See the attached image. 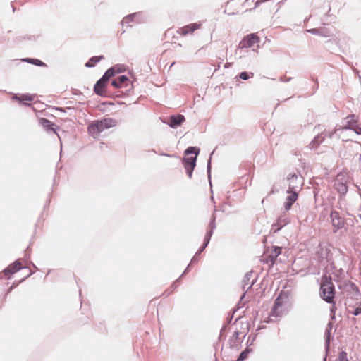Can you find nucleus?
I'll use <instances>...</instances> for the list:
<instances>
[{
    "label": "nucleus",
    "mask_w": 361,
    "mask_h": 361,
    "mask_svg": "<svg viewBox=\"0 0 361 361\" xmlns=\"http://www.w3.org/2000/svg\"><path fill=\"white\" fill-rule=\"evenodd\" d=\"M335 286L332 282L331 276H327L326 274L323 275L321 278V284L319 288V295L322 300L329 304H331L330 312L331 311L336 312V307L335 306Z\"/></svg>",
    "instance_id": "1"
},
{
    "label": "nucleus",
    "mask_w": 361,
    "mask_h": 361,
    "mask_svg": "<svg viewBox=\"0 0 361 361\" xmlns=\"http://www.w3.org/2000/svg\"><path fill=\"white\" fill-rule=\"evenodd\" d=\"M133 80H130V78L126 75H118L111 80V85L116 89H122L126 88L125 91H118L120 93L117 94L118 97H126L127 96H130L133 93V88L135 87V82H136V78L135 75H131Z\"/></svg>",
    "instance_id": "2"
},
{
    "label": "nucleus",
    "mask_w": 361,
    "mask_h": 361,
    "mask_svg": "<svg viewBox=\"0 0 361 361\" xmlns=\"http://www.w3.org/2000/svg\"><path fill=\"white\" fill-rule=\"evenodd\" d=\"M200 152V149L196 146H190L187 147L184 151V154L185 156L194 154V156L192 157H183L182 159V163L185 169V173L190 178H192L193 171L196 166L197 157Z\"/></svg>",
    "instance_id": "3"
},
{
    "label": "nucleus",
    "mask_w": 361,
    "mask_h": 361,
    "mask_svg": "<svg viewBox=\"0 0 361 361\" xmlns=\"http://www.w3.org/2000/svg\"><path fill=\"white\" fill-rule=\"evenodd\" d=\"M216 214L215 212L213 213V214L211 216L206 234L204 235V242L201 247L197 250V251L195 252V255L191 259V262H196L199 260V256L200 254L206 249V247L208 246L210 240L212 238V236L214 233V230L216 228Z\"/></svg>",
    "instance_id": "4"
},
{
    "label": "nucleus",
    "mask_w": 361,
    "mask_h": 361,
    "mask_svg": "<svg viewBox=\"0 0 361 361\" xmlns=\"http://www.w3.org/2000/svg\"><path fill=\"white\" fill-rule=\"evenodd\" d=\"M117 122L116 119L112 118H104L99 120L94 121L87 127V130L90 134H99L104 130L111 127H114Z\"/></svg>",
    "instance_id": "5"
},
{
    "label": "nucleus",
    "mask_w": 361,
    "mask_h": 361,
    "mask_svg": "<svg viewBox=\"0 0 361 361\" xmlns=\"http://www.w3.org/2000/svg\"><path fill=\"white\" fill-rule=\"evenodd\" d=\"M289 300V295L287 292L281 291L274 300V305L271 308L270 315L272 317H280L281 312L279 308H281L284 304L287 303Z\"/></svg>",
    "instance_id": "6"
},
{
    "label": "nucleus",
    "mask_w": 361,
    "mask_h": 361,
    "mask_svg": "<svg viewBox=\"0 0 361 361\" xmlns=\"http://www.w3.org/2000/svg\"><path fill=\"white\" fill-rule=\"evenodd\" d=\"M344 290L346 292L347 302L351 298L353 300H359L361 299V294L358 287L351 281H348L344 284Z\"/></svg>",
    "instance_id": "7"
},
{
    "label": "nucleus",
    "mask_w": 361,
    "mask_h": 361,
    "mask_svg": "<svg viewBox=\"0 0 361 361\" xmlns=\"http://www.w3.org/2000/svg\"><path fill=\"white\" fill-rule=\"evenodd\" d=\"M109 80L103 75L94 84V92L100 97H106L107 85Z\"/></svg>",
    "instance_id": "8"
},
{
    "label": "nucleus",
    "mask_w": 361,
    "mask_h": 361,
    "mask_svg": "<svg viewBox=\"0 0 361 361\" xmlns=\"http://www.w3.org/2000/svg\"><path fill=\"white\" fill-rule=\"evenodd\" d=\"M259 42V37L255 33L248 34L240 42L238 49H247L252 47L254 44Z\"/></svg>",
    "instance_id": "9"
},
{
    "label": "nucleus",
    "mask_w": 361,
    "mask_h": 361,
    "mask_svg": "<svg viewBox=\"0 0 361 361\" xmlns=\"http://www.w3.org/2000/svg\"><path fill=\"white\" fill-rule=\"evenodd\" d=\"M330 219L334 227V232L336 233L338 230L343 228L345 226V221L340 215L339 212L332 210L330 213Z\"/></svg>",
    "instance_id": "10"
},
{
    "label": "nucleus",
    "mask_w": 361,
    "mask_h": 361,
    "mask_svg": "<svg viewBox=\"0 0 361 361\" xmlns=\"http://www.w3.org/2000/svg\"><path fill=\"white\" fill-rule=\"evenodd\" d=\"M25 267L22 266L20 259H16L13 263L9 264L7 267L3 269V274L7 276L8 279H11L10 275L18 272V271L25 269Z\"/></svg>",
    "instance_id": "11"
},
{
    "label": "nucleus",
    "mask_w": 361,
    "mask_h": 361,
    "mask_svg": "<svg viewBox=\"0 0 361 361\" xmlns=\"http://www.w3.org/2000/svg\"><path fill=\"white\" fill-rule=\"evenodd\" d=\"M252 274H253V271H250L247 272V273L245 274V276H244V277H243V280H242L243 289V290H244V293H243V295H241V297H240V302H241V301L243 300V298H245V294L247 293V292L250 289H251V288H252V286H253V285L256 283V281H257V279H253V280L252 281L251 283L250 284V286H249L247 287V288L245 290V286H246L247 285H248V284H249L250 281V279H251V278H252Z\"/></svg>",
    "instance_id": "12"
},
{
    "label": "nucleus",
    "mask_w": 361,
    "mask_h": 361,
    "mask_svg": "<svg viewBox=\"0 0 361 361\" xmlns=\"http://www.w3.org/2000/svg\"><path fill=\"white\" fill-rule=\"evenodd\" d=\"M286 194H288V195L286 198V201L283 204V206L286 212H288L292 208L293 204L297 201L298 198V192L286 190Z\"/></svg>",
    "instance_id": "13"
},
{
    "label": "nucleus",
    "mask_w": 361,
    "mask_h": 361,
    "mask_svg": "<svg viewBox=\"0 0 361 361\" xmlns=\"http://www.w3.org/2000/svg\"><path fill=\"white\" fill-rule=\"evenodd\" d=\"M185 116L182 114H173L169 116L168 121L164 122L172 128H177L185 121Z\"/></svg>",
    "instance_id": "14"
},
{
    "label": "nucleus",
    "mask_w": 361,
    "mask_h": 361,
    "mask_svg": "<svg viewBox=\"0 0 361 361\" xmlns=\"http://www.w3.org/2000/svg\"><path fill=\"white\" fill-rule=\"evenodd\" d=\"M39 124L42 126L43 128H44L48 133L52 131L57 134L56 130L59 129V126L49 119L45 118H40L39 119Z\"/></svg>",
    "instance_id": "15"
},
{
    "label": "nucleus",
    "mask_w": 361,
    "mask_h": 361,
    "mask_svg": "<svg viewBox=\"0 0 361 361\" xmlns=\"http://www.w3.org/2000/svg\"><path fill=\"white\" fill-rule=\"evenodd\" d=\"M288 180V188L287 190L298 191L300 188V182L298 181V176L295 173H290L287 177Z\"/></svg>",
    "instance_id": "16"
},
{
    "label": "nucleus",
    "mask_w": 361,
    "mask_h": 361,
    "mask_svg": "<svg viewBox=\"0 0 361 361\" xmlns=\"http://www.w3.org/2000/svg\"><path fill=\"white\" fill-rule=\"evenodd\" d=\"M358 124V119L356 118L355 114L348 116L345 118V123L343 126L341 128L342 130H353L356 125Z\"/></svg>",
    "instance_id": "17"
},
{
    "label": "nucleus",
    "mask_w": 361,
    "mask_h": 361,
    "mask_svg": "<svg viewBox=\"0 0 361 361\" xmlns=\"http://www.w3.org/2000/svg\"><path fill=\"white\" fill-rule=\"evenodd\" d=\"M288 223L289 220L288 218L281 216L277 219L276 222L272 224L271 231L274 233H277Z\"/></svg>",
    "instance_id": "18"
},
{
    "label": "nucleus",
    "mask_w": 361,
    "mask_h": 361,
    "mask_svg": "<svg viewBox=\"0 0 361 361\" xmlns=\"http://www.w3.org/2000/svg\"><path fill=\"white\" fill-rule=\"evenodd\" d=\"M332 328H333V322H329L327 324V326L326 327L325 332H324V348L326 351H329V350H330Z\"/></svg>",
    "instance_id": "19"
},
{
    "label": "nucleus",
    "mask_w": 361,
    "mask_h": 361,
    "mask_svg": "<svg viewBox=\"0 0 361 361\" xmlns=\"http://www.w3.org/2000/svg\"><path fill=\"white\" fill-rule=\"evenodd\" d=\"M200 25H201L197 23L188 24L180 28L178 33L181 35L192 34L196 30L200 28Z\"/></svg>",
    "instance_id": "20"
},
{
    "label": "nucleus",
    "mask_w": 361,
    "mask_h": 361,
    "mask_svg": "<svg viewBox=\"0 0 361 361\" xmlns=\"http://www.w3.org/2000/svg\"><path fill=\"white\" fill-rule=\"evenodd\" d=\"M334 187L341 196L345 195L348 190L346 183L339 178L335 180Z\"/></svg>",
    "instance_id": "21"
},
{
    "label": "nucleus",
    "mask_w": 361,
    "mask_h": 361,
    "mask_svg": "<svg viewBox=\"0 0 361 361\" xmlns=\"http://www.w3.org/2000/svg\"><path fill=\"white\" fill-rule=\"evenodd\" d=\"M282 248L279 246H272L271 253L268 255L269 261L274 264L277 257L281 255Z\"/></svg>",
    "instance_id": "22"
},
{
    "label": "nucleus",
    "mask_w": 361,
    "mask_h": 361,
    "mask_svg": "<svg viewBox=\"0 0 361 361\" xmlns=\"http://www.w3.org/2000/svg\"><path fill=\"white\" fill-rule=\"evenodd\" d=\"M324 141V133H322L314 137L310 144V147L312 149H317Z\"/></svg>",
    "instance_id": "23"
},
{
    "label": "nucleus",
    "mask_w": 361,
    "mask_h": 361,
    "mask_svg": "<svg viewBox=\"0 0 361 361\" xmlns=\"http://www.w3.org/2000/svg\"><path fill=\"white\" fill-rule=\"evenodd\" d=\"M104 58V57L103 55L92 56L85 63V66L87 67V68L94 67L97 65V63H99Z\"/></svg>",
    "instance_id": "24"
},
{
    "label": "nucleus",
    "mask_w": 361,
    "mask_h": 361,
    "mask_svg": "<svg viewBox=\"0 0 361 361\" xmlns=\"http://www.w3.org/2000/svg\"><path fill=\"white\" fill-rule=\"evenodd\" d=\"M23 61L27 62L28 63L39 66V67H46L47 64L44 63L42 61L35 58H25L22 59Z\"/></svg>",
    "instance_id": "25"
},
{
    "label": "nucleus",
    "mask_w": 361,
    "mask_h": 361,
    "mask_svg": "<svg viewBox=\"0 0 361 361\" xmlns=\"http://www.w3.org/2000/svg\"><path fill=\"white\" fill-rule=\"evenodd\" d=\"M253 76L254 73L252 72L243 71L236 75L235 79L247 80L250 78H253Z\"/></svg>",
    "instance_id": "26"
},
{
    "label": "nucleus",
    "mask_w": 361,
    "mask_h": 361,
    "mask_svg": "<svg viewBox=\"0 0 361 361\" xmlns=\"http://www.w3.org/2000/svg\"><path fill=\"white\" fill-rule=\"evenodd\" d=\"M240 302L239 301L238 303L236 305V308L232 310V312L229 313L227 318H226V322L224 324L225 325H227L228 326L231 324L232 319H233V315L235 312L240 308Z\"/></svg>",
    "instance_id": "27"
},
{
    "label": "nucleus",
    "mask_w": 361,
    "mask_h": 361,
    "mask_svg": "<svg viewBox=\"0 0 361 361\" xmlns=\"http://www.w3.org/2000/svg\"><path fill=\"white\" fill-rule=\"evenodd\" d=\"M139 15V13H133L127 15L122 20V23L128 24L130 22L134 21L135 18Z\"/></svg>",
    "instance_id": "28"
},
{
    "label": "nucleus",
    "mask_w": 361,
    "mask_h": 361,
    "mask_svg": "<svg viewBox=\"0 0 361 361\" xmlns=\"http://www.w3.org/2000/svg\"><path fill=\"white\" fill-rule=\"evenodd\" d=\"M34 274V271H32L31 269L29 270V274L25 276L24 278H23L20 281H14L13 283V284L11 285V286L10 287L9 290H8V293H10L12 289L15 288L16 287H17L18 286V284L20 283V282H23L26 279H27L28 277H30L31 275H32Z\"/></svg>",
    "instance_id": "29"
},
{
    "label": "nucleus",
    "mask_w": 361,
    "mask_h": 361,
    "mask_svg": "<svg viewBox=\"0 0 361 361\" xmlns=\"http://www.w3.org/2000/svg\"><path fill=\"white\" fill-rule=\"evenodd\" d=\"M180 278L179 277L178 279H176L170 286V288L166 290L164 293V294H166V296L169 295L171 293H173L178 286V282L180 281Z\"/></svg>",
    "instance_id": "30"
},
{
    "label": "nucleus",
    "mask_w": 361,
    "mask_h": 361,
    "mask_svg": "<svg viewBox=\"0 0 361 361\" xmlns=\"http://www.w3.org/2000/svg\"><path fill=\"white\" fill-rule=\"evenodd\" d=\"M103 75L109 80L110 78L114 77L116 75V73L114 68L111 66L109 68H108Z\"/></svg>",
    "instance_id": "31"
},
{
    "label": "nucleus",
    "mask_w": 361,
    "mask_h": 361,
    "mask_svg": "<svg viewBox=\"0 0 361 361\" xmlns=\"http://www.w3.org/2000/svg\"><path fill=\"white\" fill-rule=\"evenodd\" d=\"M252 349L249 348V346L247 345L245 350H243L240 354H239V357H240V359H243V360H246L249 355V354L250 353H252Z\"/></svg>",
    "instance_id": "32"
},
{
    "label": "nucleus",
    "mask_w": 361,
    "mask_h": 361,
    "mask_svg": "<svg viewBox=\"0 0 361 361\" xmlns=\"http://www.w3.org/2000/svg\"><path fill=\"white\" fill-rule=\"evenodd\" d=\"M214 152H212L210 154L209 159L207 161V173L209 178V184L211 185V171H212V155L213 154Z\"/></svg>",
    "instance_id": "33"
},
{
    "label": "nucleus",
    "mask_w": 361,
    "mask_h": 361,
    "mask_svg": "<svg viewBox=\"0 0 361 361\" xmlns=\"http://www.w3.org/2000/svg\"><path fill=\"white\" fill-rule=\"evenodd\" d=\"M242 341H240L239 340H235L233 338H230L229 339V345H230V348L231 349H235V350H238L239 348V346L240 345Z\"/></svg>",
    "instance_id": "34"
},
{
    "label": "nucleus",
    "mask_w": 361,
    "mask_h": 361,
    "mask_svg": "<svg viewBox=\"0 0 361 361\" xmlns=\"http://www.w3.org/2000/svg\"><path fill=\"white\" fill-rule=\"evenodd\" d=\"M114 68L116 73H122L126 71V67L124 64H116L113 66Z\"/></svg>",
    "instance_id": "35"
},
{
    "label": "nucleus",
    "mask_w": 361,
    "mask_h": 361,
    "mask_svg": "<svg viewBox=\"0 0 361 361\" xmlns=\"http://www.w3.org/2000/svg\"><path fill=\"white\" fill-rule=\"evenodd\" d=\"M12 99L15 101H18L21 104L27 105V104L24 102L23 97H22V94L20 96L14 94L12 97ZM30 104H27L29 106Z\"/></svg>",
    "instance_id": "36"
},
{
    "label": "nucleus",
    "mask_w": 361,
    "mask_h": 361,
    "mask_svg": "<svg viewBox=\"0 0 361 361\" xmlns=\"http://www.w3.org/2000/svg\"><path fill=\"white\" fill-rule=\"evenodd\" d=\"M306 31L312 35L324 36L323 33L322 32V30L319 29L312 28V29H308Z\"/></svg>",
    "instance_id": "37"
},
{
    "label": "nucleus",
    "mask_w": 361,
    "mask_h": 361,
    "mask_svg": "<svg viewBox=\"0 0 361 361\" xmlns=\"http://www.w3.org/2000/svg\"><path fill=\"white\" fill-rule=\"evenodd\" d=\"M338 361H349L348 359V353L345 351L342 350L338 355Z\"/></svg>",
    "instance_id": "38"
},
{
    "label": "nucleus",
    "mask_w": 361,
    "mask_h": 361,
    "mask_svg": "<svg viewBox=\"0 0 361 361\" xmlns=\"http://www.w3.org/2000/svg\"><path fill=\"white\" fill-rule=\"evenodd\" d=\"M228 326L224 324L221 329L219 339H221L222 337H226V331L228 329Z\"/></svg>",
    "instance_id": "39"
},
{
    "label": "nucleus",
    "mask_w": 361,
    "mask_h": 361,
    "mask_svg": "<svg viewBox=\"0 0 361 361\" xmlns=\"http://www.w3.org/2000/svg\"><path fill=\"white\" fill-rule=\"evenodd\" d=\"M341 128H336L334 130H331V131H329V132H323L324 133V137L326 136L329 137V138H332L334 135V134L337 132V130H340Z\"/></svg>",
    "instance_id": "40"
},
{
    "label": "nucleus",
    "mask_w": 361,
    "mask_h": 361,
    "mask_svg": "<svg viewBox=\"0 0 361 361\" xmlns=\"http://www.w3.org/2000/svg\"><path fill=\"white\" fill-rule=\"evenodd\" d=\"M350 313H351L354 316H358V315L361 314V304H360L357 307H355Z\"/></svg>",
    "instance_id": "41"
},
{
    "label": "nucleus",
    "mask_w": 361,
    "mask_h": 361,
    "mask_svg": "<svg viewBox=\"0 0 361 361\" xmlns=\"http://www.w3.org/2000/svg\"><path fill=\"white\" fill-rule=\"evenodd\" d=\"M22 97H23L24 102H32L34 99V97L29 94H22Z\"/></svg>",
    "instance_id": "42"
},
{
    "label": "nucleus",
    "mask_w": 361,
    "mask_h": 361,
    "mask_svg": "<svg viewBox=\"0 0 361 361\" xmlns=\"http://www.w3.org/2000/svg\"><path fill=\"white\" fill-rule=\"evenodd\" d=\"M292 80L291 77H286V76H281L279 78V81L283 82H288Z\"/></svg>",
    "instance_id": "43"
},
{
    "label": "nucleus",
    "mask_w": 361,
    "mask_h": 361,
    "mask_svg": "<svg viewBox=\"0 0 361 361\" xmlns=\"http://www.w3.org/2000/svg\"><path fill=\"white\" fill-rule=\"evenodd\" d=\"M192 262H190V264L186 267L182 274L180 275V278L181 279L183 276H184L185 274H187L188 272L190 271V265Z\"/></svg>",
    "instance_id": "44"
},
{
    "label": "nucleus",
    "mask_w": 361,
    "mask_h": 361,
    "mask_svg": "<svg viewBox=\"0 0 361 361\" xmlns=\"http://www.w3.org/2000/svg\"><path fill=\"white\" fill-rule=\"evenodd\" d=\"M352 130H353L357 135H361V126L359 125H356V127H355Z\"/></svg>",
    "instance_id": "45"
},
{
    "label": "nucleus",
    "mask_w": 361,
    "mask_h": 361,
    "mask_svg": "<svg viewBox=\"0 0 361 361\" xmlns=\"http://www.w3.org/2000/svg\"><path fill=\"white\" fill-rule=\"evenodd\" d=\"M239 335H240V332L238 331H235L233 332V336L231 338H233L235 340H239Z\"/></svg>",
    "instance_id": "46"
},
{
    "label": "nucleus",
    "mask_w": 361,
    "mask_h": 361,
    "mask_svg": "<svg viewBox=\"0 0 361 361\" xmlns=\"http://www.w3.org/2000/svg\"><path fill=\"white\" fill-rule=\"evenodd\" d=\"M354 219H355V222L357 223V224L361 222V214H357V215H355L354 216Z\"/></svg>",
    "instance_id": "47"
},
{
    "label": "nucleus",
    "mask_w": 361,
    "mask_h": 361,
    "mask_svg": "<svg viewBox=\"0 0 361 361\" xmlns=\"http://www.w3.org/2000/svg\"><path fill=\"white\" fill-rule=\"evenodd\" d=\"M55 109L56 111H59L61 112H63V113L66 112V109L63 108V107H56ZM67 109H71L70 108H67Z\"/></svg>",
    "instance_id": "48"
},
{
    "label": "nucleus",
    "mask_w": 361,
    "mask_h": 361,
    "mask_svg": "<svg viewBox=\"0 0 361 361\" xmlns=\"http://www.w3.org/2000/svg\"><path fill=\"white\" fill-rule=\"evenodd\" d=\"M101 105H102V106H106V105L114 106V104L112 102H103L102 103H101Z\"/></svg>",
    "instance_id": "49"
},
{
    "label": "nucleus",
    "mask_w": 361,
    "mask_h": 361,
    "mask_svg": "<svg viewBox=\"0 0 361 361\" xmlns=\"http://www.w3.org/2000/svg\"><path fill=\"white\" fill-rule=\"evenodd\" d=\"M330 317H331V320H335L336 319V312L331 311V313L330 312Z\"/></svg>",
    "instance_id": "50"
},
{
    "label": "nucleus",
    "mask_w": 361,
    "mask_h": 361,
    "mask_svg": "<svg viewBox=\"0 0 361 361\" xmlns=\"http://www.w3.org/2000/svg\"><path fill=\"white\" fill-rule=\"evenodd\" d=\"M232 66V63H230V62H226L225 64H224V68H228Z\"/></svg>",
    "instance_id": "51"
},
{
    "label": "nucleus",
    "mask_w": 361,
    "mask_h": 361,
    "mask_svg": "<svg viewBox=\"0 0 361 361\" xmlns=\"http://www.w3.org/2000/svg\"><path fill=\"white\" fill-rule=\"evenodd\" d=\"M329 352V351H326V350H325V355H324V358H323V361H326V358H327V356H328Z\"/></svg>",
    "instance_id": "52"
},
{
    "label": "nucleus",
    "mask_w": 361,
    "mask_h": 361,
    "mask_svg": "<svg viewBox=\"0 0 361 361\" xmlns=\"http://www.w3.org/2000/svg\"><path fill=\"white\" fill-rule=\"evenodd\" d=\"M161 155L165 156V157H171L174 156L173 154H169L167 153H162Z\"/></svg>",
    "instance_id": "53"
},
{
    "label": "nucleus",
    "mask_w": 361,
    "mask_h": 361,
    "mask_svg": "<svg viewBox=\"0 0 361 361\" xmlns=\"http://www.w3.org/2000/svg\"><path fill=\"white\" fill-rule=\"evenodd\" d=\"M329 252H330V250H327V249H326V250H325V257H326V258H328V255H329Z\"/></svg>",
    "instance_id": "54"
},
{
    "label": "nucleus",
    "mask_w": 361,
    "mask_h": 361,
    "mask_svg": "<svg viewBox=\"0 0 361 361\" xmlns=\"http://www.w3.org/2000/svg\"><path fill=\"white\" fill-rule=\"evenodd\" d=\"M315 81H316L317 84H316V85H314V88L315 90H317V89H318V87H319V85H318L317 80H316Z\"/></svg>",
    "instance_id": "55"
},
{
    "label": "nucleus",
    "mask_w": 361,
    "mask_h": 361,
    "mask_svg": "<svg viewBox=\"0 0 361 361\" xmlns=\"http://www.w3.org/2000/svg\"><path fill=\"white\" fill-rule=\"evenodd\" d=\"M274 192H275V191H274L273 189H271V190H270V192H269V195H273V194H274Z\"/></svg>",
    "instance_id": "56"
},
{
    "label": "nucleus",
    "mask_w": 361,
    "mask_h": 361,
    "mask_svg": "<svg viewBox=\"0 0 361 361\" xmlns=\"http://www.w3.org/2000/svg\"><path fill=\"white\" fill-rule=\"evenodd\" d=\"M235 361H244L243 359H240V357L238 356Z\"/></svg>",
    "instance_id": "57"
},
{
    "label": "nucleus",
    "mask_w": 361,
    "mask_h": 361,
    "mask_svg": "<svg viewBox=\"0 0 361 361\" xmlns=\"http://www.w3.org/2000/svg\"><path fill=\"white\" fill-rule=\"evenodd\" d=\"M248 342H249V343H250V344H249V345H251L252 344V343H253V340H252L251 341H250V340L248 339V340H247V343H248Z\"/></svg>",
    "instance_id": "58"
},
{
    "label": "nucleus",
    "mask_w": 361,
    "mask_h": 361,
    "mask_svg": "<svg viewBox=\"0 0 361 361\" xmlns=\"http://www.w3.org/2000/svg\"><path fill=\"white\" fill-rule=\"evenodd\" d=\"M248 342H249V343H250V344H249V345H251L252 344V343H253V340H252L251 341H250V340L248 339V340H247V343H248Z\"/></svg>",
    "instance_id": "59"
},
{
    "label": "nucleus",
    "mask_w": 361,
    "mask_h": 361,
    "mask_svg": "<svg viewBox=\"0 0 361 361\" xmlns=\"http://www.w3.org/2000/svg\"><path fill=\"white\" fill-rule=\"evenodd\" d=\"M248 342H249V343H250V344H249V345H251L252 344V343H253V340H252L251 341H250V340L248 339V340H247V343H248Z\"/></svg>",
    "instance_id": "60"
},
{
    "label": "nucleus",
    "mask_w": 361,
    "mask_h": 361,
    "mask_svg": "<svg viewBox=\"0 0 361 361\" xmlns=\"http://www.w3.org/2000/svg\"><path fill=\"white\" fill-rule=\"evenodd\" d=\"M11 6H12V8H13V11L14 12L16 8H15V7L12 4H11Z\"/></svg>",
    "instance_id": "61"
}]
</instances>
